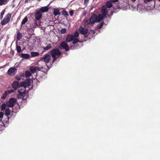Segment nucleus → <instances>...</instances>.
<instances>
[{"label":"nucleus","instance_id":"f257e3e1","mask_svg":"<svg viewBox=\"0 0 160 160\" xmlns=\"http://www.w3.org/2000/svg\"><path fill=\"white\" fill-rule=\"evenodd\" d=\"M107 11L106 8L104 6H103L101 9L102 14H99L98 16L94 14L89 19H84V24L87 25L90 24H93L96 22H100L106 17Z\"/></svg>","mask_w":160,"mask_h":160},{"label":"nucleus","instance_id":"f03ea898","mask_svg":"<svg viewBox=\"0 0 160 160\" xmlns=\"http://www.w3.org/2000/svg\"><path fill=\"white\" fill-rule=\"evenodd\" d=\"M78 35L79 33L77 32H76L74 35H69L66 38V41L67 42L72 41L73 44H75L79 41L77 38Z\"/></svg>","mask_w":160,"mask_h":160},{"label":"nucleus","instance_id":"7ed1b4c3","mask_svg":"<svg viewBox=\"0 0 160 160\" xmlns=\"http://www.w3.org/2000/svg\"><path fill=\"white\" fill-rule=\"evenodd\" d=\"M37 64L38 65L37 67V70L39 71L42 70L43 72L47 71L50 68L48 65L45 64L42 60L40 59L38 61Z\"/></svg>","mask_w":160,"mask_h":160},{"label":"nucleus","instance_id":"20e7f679","mask_svg":"<svg viewBox=\"0 0 160 160\" xmlns=\"http://www.w3.org/2000/svg\"><path fill=\"white\" fill-rule=\"evenodd\" d=\"M31 85V82L29 81L28 82H21V87H23L22 88L18 90V92L22 96H24L25 95V88L28 86Z\"/></svg>","mask_w":160,"mask_h":160},{"label":"nucleus","instance_id":"39448f33","mask_svg":"<svg viewBox=\"0 0 160 160\" xmlns=\"http://www.w3.org/2000/svg\"><path fill=\"white\" fill-rule=\"evenodd\" d=\"M61 54V52L58 48L54 49L51 51V54L52 57L53 58V62H54L57 59V58L56 56H59Z\"/></svg>","mask_w":160,"mask_h":160},{"label":"nucleus","instance_id":"423d86ee","mask_svg":"<svg viewBox=\"0 0 160 160\" xmlns=\"http://www.w3.org/2000/svg\"><path fill=\"white\" fill-rule=\"evenodd\" d=\"M40 59L42 60L46 65H47V64L51 61V58L49 55L46 54L43 57H41Z\"/></svg>","mask_w":160,"mask_h":160},{"label":"nucleus","instance_id":"0eeeda50","mask_svg":"<svg viewBox=\"0 0 160 160\" xmlns=\"http://www.w3.org/2000/svg\"><path fill=\"white\" fill-rule=\"evenodd\" d=\"M144 2L148 4V6L150 7V9H152L154 8L155 5V2L154 0H145Z\"/></svg>","mask_w":160,"mask_h":160},{"label":"nucleus","instance_id":"6e6552de","mask_svg":"<svg viewBox=\"0 0 160 160\" xmlns=\"http://www.w3.org/2000/svg\"><path fill=\"white\" fill-rule=\"evenodd\" d=\"M11 17V14H8L2 21L1 24L3 25L7 23L9 21Z\"/></svg>","mask_w":160,"mask_h":160},{"label":"nucleus","instance_id":"1a4fd4ad","mask_svg":"<svg viewBox=\"0 0 160 160\" xmlns=\"http://www.w3.org/2000/svg\"><path fill=\"white\" fill-rule=\"evenodd\" d=\"M16 102V100L14 98H11L6 103L7 106L8 107L13 106Z\"/></svg>","mask_w":160,"mask_h":160},{"label":"nucleus","instance_id":"9d476101","mask_svg":"<svg viewBox=\"0 0 160 160\" xmlns=\"http://www.w3.org/2000/svg\"><path fill=\"white\" fill-rule=\"evenodd\" d=\"M59 48L61 49H65L66 51L68 50L69 47L66 42L65 41L62 42Z\"/></svg>","mask_w":160,"mask_h":160},{"label":"nucleus","instance_id":"9b49d317","mask_svg":"<svg viewBox=\"0 0 160 160\" xmlns=\"http://www.w3.org/2000/svg\"><path fill=\"white\" fill-rule=\"evenodd\" d=\"M17 72V69L15 68H11L8 70L7 73L10 76L14 75Z\"/></svg>","mask_w":160,"mask_h":160},{"label":"nucleus","instance_id":"f8f14e48","mask_svg":"<svg viewBox=\"0 0 160 160\" xmlns=\"http://www.w3.org/2000/svg\"><path fill=\"white\" fill-rule=\"evenodd\" d=\"M79 30L81 33L85 35L87 34L88 32V28H84L81 26L80 27Z\"/></svg>","mask_w":160,"mask_h":160},{"label":"nucleus","instance_id":"ddd939ff","mask_svg":"<svg viewBox=\"0 0 160 160\" xmlns=\"http://www.w3.org/2000/svg\"><path fill=\"white\" fill-rule=\"evenodd\" d=\"M12 88L15 89H17L19 87H21V83L19 84L17 81H14L12 84Z\"/></svg>","mask_w":160,"mask_h":160},{"label":"nucleus","instance_id":"4468645a","mask_svg":"<svg viewBox=\"0 0 160 160\" xmlns=\"http://www.w3.org/2000/svg\"><path fill=\"white\" fill-rule=\"evenodd\" d=\"M42 14L40 11L37 12L35 14V17L36 20H39L41 18Z\"/></svg>","mask_w":160,"mask_h":160},{"label":"nucleus","instance_id":"2eb2a0df","mask_svg":"<svg viewBox=\"0 0 160 160\" xmlns=\"http://www.w3.org/2000/svg\"><path fill=\"white\" fill-rule=\"evenodd\" d=\"M106 5L107 7H106L104 6H103H103H104L105 8H107V10L108 11L107 12V13L106 14V15L107 14L108 12V11L109 10V8L112 7V5L111 3V2H110L108 1L106 2Z\"/></svg>","mask_w":160,"mask_h":160},{"label":"nucleus","instance_id":"dca6fc26","mask_svg":"<svg viewBox=\"0 0 160 160\" xmlns=\"http://www.w3.org/2000/svg\"><path fill=\"white\" fill-rule=\"evenodd\" d=\"M48 6L42 7L40 9V12H44L48 11Z\"/></svg>","mask_w":160,"mask_h":160},{"label":"nucleus","instance_id":"f3484780","mask_svg":"<svg viewBox=\"0 0 160 160\" xmlns=\"http://www.w3.org/2000/svg\"><path fill=\"white\" fill-rule=\"evenodd\" d=\"M30 55L28 54L22 53L21 55V57L23 58L28 59L30 57Z\"/></svg>","mask_w":160,"mask_h":160},{"label":"nucleus","instance_id":"a211bd4d","mask_svg":"<svg viewBox=\"0 0 160 160\" xmlns=\"http://www.w3.org/2000/svg\"><path fill=\"white\" fill-rule=\"evenodd\" d=\"M37 70V67H32L30 68V70L31 72L32 73H34L36 72Z\"/></svg>","mask_w":160,"mask_h":160},{"label":"nucleus","instance_id":"6ab92c4d","mask_svg":"<svg viewBox=\"0 0 160 160\" xmlns=\"http://www.w3.org/2000/svg\"><path fill=\"white\" fill-rule=\"evenodd\" d=\"M59 14V11L58 9H54L53 14L55 16H57Z\"/></svg>","mask_w":160,"mask_h":160},{"label":"nucleus","instance_id":"aec40b11","mask_svg":"<svg viewBox=\"0 0 160 160\" xmlns=\"http://www.w3.org/2000/svg\"><path fill=\"white\" fill-rule=\"evenodd\" d=\"M8 1V0H0V5L6 4Z\"/></svg>","mask_w":160,"mask_h":160},{"label":"nucleus","instance_id":"412c9836","mask_svg":"<svg viewBox=\"0 0 160 160\" xmlns=\"http://www.w3.org/2000/svg\"><path fill=\"white\" fill-rule=\"evenodd\" d=\"M11 113V110L9 108H7L5 110V114L7 116L10 115Z\"/></svg>","mask_w":160,"mask_h":160},{"label":"nucleus","instance_id":"4be33fe9","mask_svg":"<svg viewBox=\"0 0 160 160\" xmlns=\"http://www.w3.org/2000/svg\"><path fill=\"white\" fill-rule=\"evenodd\" d=\"M22 37V34L19 32H18L17 35V38L18 40H19Z\"/></svg>","mask_w":160,"mask_h":160},{"label":"nucleus","instance_id":"5701e85b","mask_svg":"<svg viewBox=\"0 0 160 160\" xmlns=\"http://www.w3.org/2000/svg\"><path fill=\"white\" fill-rule=\"evenodd\" d=\"M5 128V126L3 123L1 121H0V131L3 129Z\"/></svg>","mask_w":160,"mask_h":160},{"label":"nucleus","instance_id":"b1692460","mask_svg":"<svg viewBox=\"0 0 160 160\" xmlns=\"http://www.w3.org/2000/svg\"><path fill=\"white\" fill-rule=\"evenodd\" d=\"M8 93L7 91H5L1 97L3 99H5L6 98V97Z\"/></svg>","mask_w":160,"mask_h":160},{"label":"nucleus","instance_id":"393cba45","mask_svg":"<svg viewBox=\"0 0 160 160\" xmlns=\"http://www.w3.org/2000/svg\"><path fill=\"white\" fill-rule=\"evenodd\" d=\"M28 18L27 17H25L22 20L21 22L22 25H23L25 24V23L28 21Z\"/></svg>","mask_w":160,"mask_h":160},{"label":"nucleus","instance_id":"a878e982","mask_svg":"<svg viewBox=\"0 0 160 160\" xmlns=\"http://www.w3.org/2000/svg\"><path fill=\"white\" fill-rule=\"evenodd\" d=\"M31 55L32 57H34L38 56L39 55V53L36 52H32L31 53Z\"/></svg>","mask_w":160,"mask_h":160},{"label":"nucleus","instance_id":"bb28decb","mask_svg":"<svg viewBox=\"0 0 160 160\" xmlns=\"http://www.w3.org/2000/svg\"><path fill=\"white\" fill-rule=\"evenodd\" d=\"M51 48V45L50 44H49V45H48L46 47H44L43 48H44V50H48L49 49H50Z\"/></svg>","mask_w":160,"mask_h":160},{"label":"nucleus","instance_id":"cd10ccee","mask_svg":"<svg viewBox=\"0 0 160 160\" xmlns=\"http://www.w3.org/2000/svg\"><path fill=\"white\" fill-rule=\"evenodd\" d=\"M62 15L64 16H68V12L65 11H62Z\"/></svg>","mask_w":160,"mask_h":160},{"label":"nucleus","instance_id":"c85d7f7f","mask_svg":"<svg viewBox=\"0 0 160 160\" xmlns=\"http://www.w3.org/2000/svg\"><path fill=\"white\" fill-rule=\"evenodd\" d=\"M6 106H7L6 104H5V103L2 104L1 107V110L2 111V110H4L5 109V107Z\"/></svg>","mask_w":160,"mask_h":160},{"label":"nucleus","instance_id":"c756f323","mask_svg":"<svg viewBox=\"0 0 160 160\" xmlns=\"http://www.w3.org/2000/svg\"><path fill=\"white\" fill-rule=\"evenodd\" d=\"M31 75V73L29 71H26L25 72V75L27 77H29Z\"/></svg>","mask_w":160,"mask_h":160},{"label":"nucleus","instance_id":"7c9ffc66","mask_svg":"<svg viewBox=\"0 0 160 160\" xmlns=\"http://www.w3.org/2000/svg\"><path fill=\"white\" fill-rule=\"evenodd\" d=\"M17 50L18 52L20 53L21 51V47L20 46L17 47Z\"/></svg>","mask_w":160,"mask_h":160},{"label":"nucleus","instance_id":"2f4dec72","mask_svg":"<svg viewBox=\"0 0 160 160\" xmlns=\"http://www.w3.org/2000/svg\"><path fill=\"white\" fill-rule=\"evenodd\" d=\"M67 29L66 28H62L61 30V32L62 33L64 34L66 32Z\"/></svg>","mask_w":160,"mask_h":160},{"label":"nucleus","instance_id":"473e14b6","mask_svg":"<svg viewBox=\"0 0 160 160\" xmlns=\"http://www.w3.org/2000/svg\"><path fill=\"white\" fill-rule=\"evenodd\" d=\"M103 25V23L101 22L100 24L97 25L98 28L99 29L101 28L102 27Z\"/></svg>","mask_w":160,"mask_h":160},{"label":"nucleus","instance_id":"72a5a7b5","mask_svg":"<svg viewBox=\"0 0 160 160\" xmlns=\"http://www.w3.org/2000/svg\"><path fill=\"white\" fill-rule=\"evenodd\" d=\"M4 113L2 112H0V118H2L3 117Z\"/></svg>","mask_w":160,"mask_h":160},{"label":"nucleus","instance_id":"f704fd0d","mask_svg":"<svg viewBox=\"0 0 160 160\" xmlns=\"http://www.w3.org/2000/svg\"><path fill=\"white\" fill-rule=\"evenodd\" d=\"M8 94H10L11 93L13 92V90L12 89H11L10 90H7Z\"/></svg>","mask_w":160,"mask_h":160},{"label":"nucleus","instance_id":"c9c22d12","mask_svg":"<svg viewBox=\"0 0 160 160\" xmlns=\"http://www.w3.org/2000/svg\"><path fill=\"white\" fill-rule=\"evenodd\" d=\"M4 10H3L2 12H1V18H2V17H3V14H4Z\"/></svg>","mask_w":160,"mask_h":160},{"label":"nucleus","instance_id":"e433bc0d","mask_svg":"<svg viewBox=\"0 0 160 160\" xmlns=\"http://www.w3.org/2000/svg\"><path fill=\"white\" fill-rule=\"evenodd\" d=\"M89 0H84V4L86 5L88 4V2H89Z\"/></svg>","mask_w":160,"mask_h":160},{"label":"nucleus","instance_id":"4c0bfd02","mask_svg":"<svg viewBox=\"0 0 160 160\" xmlns=\"http://www.w3.org/2000/svg\"><path fill=\"white\" fill-rule=\"evenodd\" d=\"M16 78L17 80H18V81H19L21 80V78L18 77V76H16Z\"/></svg>","mask_w":160,"mask_h":160},{"label":"nucleus","instance_id":"58836bf2","mask_svg":"<svg viewBox=\"0 0 160 160\" xmlns=\"http://www.w3.org/2000/svg\"><path fill=\"white\" fill-rule=\"evenodd\" d=\"M69 14H70V15L71 16H72L73 14V12L72 11H70L69 12Z\"/></svg>","mask_w":160,"mask_h":160},{"label":"nucleus","instance_id":"ea45409f","mask_svg":"<svg viewBox=\"0 0 160 160\" xmlns=\"http://www.w3.org/2000/svg\"><path fill=\"white\" fill-rule=\"evenodd\" d=\"M111 1L112 2H117L118 1V0H111Z\"/></svg>","mask_w":160,"mask_h":160},{"label":"nucleus","instance_id":"a19ab883","mask_svg":"<svg viewBox=\"0 0 160 160\" xmlns=\"http://www.w3.org/2000/svg\"><path fill=\"white\" fill-rule=\"evenodd\" d=\"M28 1H30V0H26L25 2V3H27L28 2Z\"/></svg>","mask_w":160,"mask_h":160},{"label":"nucleus","instance_id":"79ce46f5","mask_svg":"<svg viewBox=\"0 0 160 160\" xmlns=\"http://www.w3.org/2000/svg\"><path fill=\"white\" fill-rule=\"evenodd\" d=\"M131 1H132V2H135L136 0H131Z\"/></svg>","mask_w":160,"mask_h":160},{"label":"nucleus","instance_id":"37998d69","mask_svg":"<svg viewBox=\"0 0 160 160\" xmlns=\"http://www.w3.org/2000/svg\"><path fill=\"white\" fill-rule=\"evenodd\" d=\"M35 24H36V25H37V24L36 23V20L35 21Z\"/></svg>","mask_w":160,"mask_h":160},{"label":"nucleus","instance_id":"c03bdc74","mask_svg":"<svg viewBox=\"0 0 160 160\" xmlns=\"http://www.w3.org/2000/svg\"><path fill=\"white\" fill-rule=\"evenodd\" d=\"M159 1H160V0H158Z\"/></svg>","mask_w":160,"mask_h":160}]
</instances>
